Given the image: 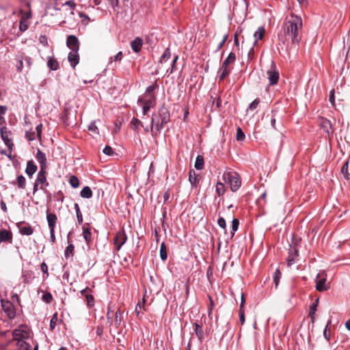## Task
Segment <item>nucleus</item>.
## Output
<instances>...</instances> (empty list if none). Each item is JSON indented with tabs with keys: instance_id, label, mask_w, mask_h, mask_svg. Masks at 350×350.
<instances>
[{
	"instance_id": "9b49d317",
	"label": "nucleus",
	"mask_w": 350,
	"mask_h": 350,
	"mask_svg": "<svg viewBox=\"0 0 350 350\" xmlns=\"http://www.w3.org/2000/svg\"><path fill=\"white\" fill-rule=\"evenodd\" d=\"M66 45L71 51H79V42L78 38L73 35L68 36L66 40Z\"/></svg>"
},
{
	"instance_id": "13d9d810",
	"label": "nucleus",
	"mask_w": 350,
	"mask_h": 350,
	"mask_svg": "<svg viewBox=\"0 0 350 350\" xmlns=\"http://www.w3.org/2000/svg\"><path fill=\"white\" fill-rule=\"evenodd\" d=\"M330 323H331V321H329L327 323V325H326V327H325V329L323 331V335H324L325 338L327 339V340H329V337H330L329 334H328V326H329V325Z\"/></svg>"
},
{
	"instance_id": "a878e982",
	"label": "nucleus",
	"mask_w": 350,
	"mask_h": 350,
	"mask_svg": "<svg viewBox=\"0 0 350 350\" xmlns=\"http://www.w3.org/2000/svg\"><path fill=\"white\" fill-rule=\"evenodd\" d=\"M193 326H194V332H195L198 338L200 340H202L204 338L203 330H202V326L196 322L193 323Z\"/></svg>"
},
{
	"instance_id": "864d4df0",
	"label": "nucleus",
	"mask_w": 350,
	"mask_h": 350,
	"mask_svg": "<svg viewBox=\"0 0 350 350\" xmlns=\"http://www.w3.org/2000/svg\"><path fill=\"white\" fill-rule=\"evenodd\" d=\"M87 303L89 306H94V297L92 295H85Z\"/></svg>"
},
{
	"instance_id": "79ce46f5",
	"label": "nucleus",
	"mask_w": 350,
	"mask_h": 350,
	"mask_svg": "<svg viewBox=\"0 0 350 350\" xmlns=\"http://www.w3.org/2000/svg\"><path fill=\"white\" fill-rule=\"evenodd\" d=\"M245 137V136L244 133L243 132V131L241 130V129L240 127H238L237 129V136H236L237 140L241 142V141L244 140Z\"/></svg>"
},
{
	"instance_id": "393cba45",
	"label": "nucleus",
	"mask_w": 350,
	"mask_h": 350,
	"mask_svg": "<svg viewBox=\"0 0 350 350\" xmlns=\"http://www.w3.org/2000/svg\"><path fill=\"white\" fill-rule=\"evenodd\" d=\"M265 30L264 27L261 26L257 29V30L256 31V32L254 34V37L255 38V41L254 42V45L256 44L258 40L262 39V38L265 35Z\"/></svg>"
},
{
	"instance_id": "bb28decb",
	"label": "nucleus",
	"mask_w": 350,
	"mask_h": 350,
	"mask_svg": "<svg viewBox=\"0 0 350 350\" xmlns=\"http://www.w3.org/2000/svg\"><path fill=\"white\" fill-rule=\"evenodd\" d=\"M47 66L52 70H57L59 68V63L52 57H48Z\"/></svg>"
},
{
	"instance_id": "6e6552de",
	"label": "nucleus",
	"mask_w": 350,
	"mask_h": 350,
	"mask_svg": "<svg viewBox=\"0 0 350 350\" xmlns=\"http://www.w3.org/2000/svg\"><path fill=\"white\" fill-rule=\"evenodd\" d=\"M270 85H275L279 79V72L275 70L273 62L271 63V68L267 71Z\"/></svg>"
},
{
	"instance_id": "4468645a",
	"label": "nucleus",
	"mask_w": 350,
	"mask_h": 350,
	"mask_svg": "<svg viewBox=\"0 0 350 350\" xmlns=\"http://www.w3.org/2000/svg\"><path fill=\"white\" fill-rule=\"evenodd\" d=\"M68 60L70 66L74 68L79 64V56L78 51H71L68 55Z\"/></svg>"
},
{
	"instance_id": "09e8293b",
	"label": "nucleus",
	"mask_w": 350,
	"mask_h": 350,
	"mask_svg": "<svg viewBox=\"0 0 350 350\" xmlns=\"http://www.w3.org/2000/svg\"><path fill=\"white\" fill-rule=\"evenodd\" d=\"M178 55H176L174 59H173V61L172 62V68L171 69H167V71H166V73L169 75L170 74L172 73L174 68H175V64L178 59Z\"/></svg>"
},
{
	"instance_id": "0e129e2a",
	"label": "nucleus",
	"mask_w": 350,
	"mask_h": 350,
	"mask_svg": "<svg viewBox=\"0 0 350 350\" xmlns=\"http://www.w3.org/2000/svg\"><path fill=\"white\" fill-rule=\"evenodd\" d=\"M23 61L27 64L28 68L31 67L32 64V59L31 57L26 56L23 58Z\"/></svg>"
},
{
	"instance_id": "603ef678",
	"label": "nucleus",
	"mask_w": 350,
	"mask_h": 350,
	"mask_svg": "<svg viewBox=\"0 0 350 350\" xmlns=\"http://www.w3.org/2000/svg\"><path fill=\"white\" fill-rule=\"evenodd\" d=\"M142 302H143L142 305H141L140 303H139V304H137V305L135 307V312L137 313V316L139 315V313L141 312L142 308H144V303H145L144 297L143 298V301Z\"/></svg>"
},
{
	"instance_id": "6ab92c4d",
	"label": "nucleus",
	"mask_w": 350,
	"mask_h": 350,
	"mask_svg": "<svg viewBox=\"0 0 350 350\" xmlns=\"http://www.w3.org/2000/svg\"><path fill=\"white\" fill-rule=\"evenodd\" d=\"M2 307L4 311L7 313L8 316L10 319H13L15 317V312L13 310V306L11 302L7 301L5 303L2 302Z\"/></svg>"
},
{
	"instance_id": "0eeeda50",
	"label": "nucleus",
	"mask_w": 350,
	"mask_h": 350,
	"mask_svg": "<svg viewBox=\"0 0 350 350\" xmlns=\"http://www.w3.org/2000/svg\"><path fill=\"white\" fill-rule=\"evenodd\" d=\"M127 237L124 230L118 231L114 239V245L116 250L119 251L121 247L126 242Z\"/></svg>"
},
{
	"instance_id": "423d86ee",
	"label": "nucleus",
	"mask_w": 350,
	"mask_h": 350,
	"mask_svg": "<svg viewBox=\"0 0 350 350\" xmlns=\"http://www.w3.org/2000/svg\"><path fill=\"white\" fill-rule=\"evenodd\" d=\"M46 169H40L37 174L36 182L40 185V189L46 192V187L49 186V183L46 180Z\"/></svg>"
},
{
	"instance_id": "ddd939ff",
	"label": "nucleus",
	"mask_w": 350,
	"mask_h": 350,
	"mask_svg": "<svg viewBox=\"0 0 350 350\" xmlns=\"http://www.w3.org/2000/svg\"><path fill=\"white\" fill-rule=\"evenodd\" d=\"M36 159L40 164V169H46L47 168V160L46 157V154L44 152L41 151L40 149L37 150L36 152Z\"/></svg>"
},
{
	"instance_id": "c85d7f7f",
	"label": "nucleus",
	"mask_w": 350,
	"mask_h": 350,
	"mask_svg": "<svg viewBox=\"0 0 350 350\" xmlns=\"http://www.w3.org/2000/svg\"><path fill=\"white\" fill-rule=\"evenodd\" d=\"M189 180L192 186H196L198 183V177L194 170L190 171Z\"/></svg>"
},
{
	"instance_id": "de8ad7c7",
	"label": "nucleus",
	"mask_w": 350,
	"mask_h": 350,
	"mask_svg": "<svg viewBox=\"0 0 350 350\" xmlns=\"http://www.w3.org/2000/svg\"><path fill=\"white\" fill-rule=\"evenodd\" d=\"M259 103H260L259 98H256L249 105V109H250L251 111L256 109L257 108Z\"/></svg>"
},
{
	"instance_id": "e2e57ef3",
	"label": "nucleus",
	"mask_w": 350,
	"mask_h": 350,
	"mask_svg": "<svg viewBox=\"0 0 350 350\" xmlns=\"http://www.w3.org/2000/svg\"><path fill=\"white\" fill-rule=\"evenodd\" d=\"M115 315H116L115 323L117 325H120V321H121V319H120V315H121L120 311V310L116 311Z\"/></svg>"
},
{
	"instance_id": "aec40b11",
	"label": "nucleus",
	"mask_w": 350,
	"mask_h": 350,
	"mask_svg": "<svg viewBox=\"0 0 350 350\" xmlns=\"http://www.w3.org/2000/svg\"><path fill=\"white\" fill-rule=\"evenodd\" d=\"M37 170V166L32 160L28 161L25 169V173L31 178Z\"/></svg>"
},
{
	"instance_id": "a18cd8bd",
	"label": "nucleus",
	"mask_w": 350,
	"mask_h": 350,
	"mask_svg": "<svg viewBox=\"0 0 350 350\" xmlns=\"http://www.w3.org/2000/svg\"><path fill=\"white\" fill-rule=\"evenodd\" d=\"M57 319V313H55L50 321V328L51 329H53L55 327Z\"/></svg>"
},
{
	"instance_id": "4c0bfd02",
	"label": "nucleus",
	"mask_w": 350,
	"mask_h": 350,
	"mask_svg": "<svg viewBox=\"0 0 350 350\" xmlns=\"http://www.w3.org/2000/svg\"><path fill=\"white\" fill-rule=\"evenodd\" d=\"M75 247L70 243L69 244L64 250V256L66 258H69L73 254Z\"/></svg>"
},
{
	"instance_id": "3c124183",
	"label": "nucleus",
	"mask_w": 350,
	"mask_h": 350,
	"mask_svg": "<svg viewBox=\"0 0 350 350\" xmlns=\"http://www.w3.org/2000/svg\"><path fill=\"white\" fill-rule=\"evenodd\" d=\"M103 152L106 155H112L113 154V149L109 146H105L104 148Z\"/></svg>"
},
{
	"instance_id": "8fccbe9b",
	"label": "nucleus",
	"mask_w": 350,
	"mask_h": 350,
	"mask_svg": "<svg viewBox=\"0 0 350 350\" xmlns=\"http://www.w3.org/2000/svg\"><path fill=\"white\" fill-rule=\"evenodd\" d=\"M239 225V221L238 219L234 218L232 221V231L235 232L238 230Z\"/></svg>"
},
{
	"instance_id": "774afa93",
	"label": "nucleus",
	"mask_w": 350,
	"mask_h": 350,
	"mask_svg": "<svg viewBox=\"0 0 350 350\" xmlns=\"http://www.w3.org/2000/svg\"><path fill=\"white\" fill-rule=\"evenodd\" d=\"M50 241L52 243L55 241V229L50 230Z\"/></svg>"
},
{
	"instance_id": "37998d69",
	"label": "nucleus",
	"mask_w": 350,
	"mask_h": 350,
	"mask_svg": "<svg viewBox=\"0 0 350 350\" xmlns=\"http://www.w3.org/2000/svg\"><path fill=\"white\" fill-rule=\"evenodd\" d=\"M155 90V87L154 85H149L146 88V93L144 94V97H149L150 95H154V91Z\"/></svg>"
},
{
	"instance_id": "f3484780",
	"label": "nucleus",
	"mask_w": 350,
	"mask_h": 350,
	"mask_svg": "<svg viewBox=\"0 0 350 350\" xmlns=\"http://www.w3.org/2000/svg\"><path fill=\"white\" fill-rule=\"evenodd\" d=\"M46 220L49 230L55 228L56 222L57 220V215L55 213H46Z\"/></svg>"
},
{
	"instance_id": "f03ea898",
	"label": "nucleus",
	"mask_w": 350,
	"mask_h": 350,
	"mask_svg": "<svg viewBox=\"0 0 350 350\" xmlns=\"http://www.w3.org/2000/svg\"><path fill=\"white\" fill-rule=\"evenodd\" d=\"M223 180L226 184L230 185L232 191H237L241 187V181L239 175L233 171L224 172Z\"/></svg>"
},
{
	"instance_id": "5fc2aeb1",
	"label": "nucleus",
	"mask_w": 350,
	"mask_h": 350,
	"mask_svg": "<svg viewBox=\"0 0 350 350\" xmlns=\"http://www.w3.org/2000/svg\"><path fill=\"white\" fill-rule=\"evenodd\" d=\"M217 224L221 228L224 229L226 227V220L221 217L218 219Z\"/></svg>"
},
{
	"instance_id": "4be33fe9",
	"label": "nucleus",
	"mask_w": 350,
	"mask_h": 350,
	"mask_svg": "<svg viewBox=\"0 0 350 350\" xmlns=\"http://www.w3.org/2000/svg\"><path fill=\"white\" fill-rule=\"evenodd\" d=\"M82 230H83V232H82L83 237L85 239L86 244L89 245L92 241L91 230L90 228L85 227V226H83L82 227Z\"/></svg>"
},
{
	"instance_id": "c756f323",
	"label": "nucleus",
	"mask_w": 350,
	"mask_h": 350,
	"mask_svg": "<svg viewBox=\"0 0 350 350\" xmlns=\"http://www.w3.org/2000/svg\"><path fill=\"white\" fill-rule=\"evenodd\" d=\"M29 27L28 21H27V18H25V16H22L20 20V24H19V30L21 32L25 31Z\"/></svg>"
},
{
	"instance_id": "412c9836",
	"label": "nucleus",
	"mask_w": 350,
	"mask_h": 350,
	"mask_svg": "<svg viewBox=\"0 0 350 350\" xmlns=\"http://www.w3.org/2000/svg\"><path fill=\"white\" fill-rule=\"evenodd\" d=\"M18 227L19 229V232L21 234L29 236L32 234L33 232V228L29 224H27L25 226H21V224H18Z\"/></svg>"
},
{
	"instance_id": "c03bdc74",
	"label": "nucleus",
	"mask_w": 350,
	"mask_h": 350,
	"mask_svg": "<svg viewBox=\"0 0 350 350\" xmlns=\"http://www.w3.org/2000/svg\"><path fill=\"white\" fill-rule=\"evenodd\" d=\"M216 191L219 196L223 195L225 191L224 184L221 183H217L216 185Z\"/></svg>"
},
{
	"instance_id": "69168bd1",
	"label": "nucleus",
	"mask_w": 350,
	"mask_h": 350,
	"mask_svg": "<svg viewBox=\"0 0 350 350\" xmlns=\"http://www.w3.org/2000/svg\"><path fill=\"white\" fill-rule=\"evenodd\" d=\"M329 100V102L332 103V105H334V102H335L334 90H332L330 91Z\"/></svg>"
},
{
	"instance_id": "20e7f679",
	"label": "nucleus",
	"mask_w": 350,
	"mask_h": 350,
	"mask_svg": "<svg viewBox=\"0 0 350 350\" xmlns=\"http://www.w3.org/2000/svg\"><path fill=\"white\" fill-rule=\"evenodd\" d=\"M159 116L160 120H158L156 124V130L157 132L160 133L164 125L170 121V113L167 109L164 106L161 107L159 109Z\"/></svg>"
},
{
	"instance_id": "1a4fd4ad",
	"label": "nucleus",
	"mask_w": 350,
	"mask_h": 350,
	"mask_svg": "<svg viewBox=\"0 0 350 350\" xmlns=\"http://www.w3.org/2000/svg\"><path fill=\"white\" fill-rule=\"evenodd\" d=\"M315 282H316V289L317 291H324L328 288L327 284H325L326 278L325 277L324 272L320 273L317 275Z\"/></svg>"
},
{
	"instance_id": "72a5a7b5",
	"label": "nucleus",
	"mask_w": 350,
	"mask_h": 350,
	"mask_svg": "<svg viewBox=\"0 0 350 350\" xmlns=\"http://www.w3.org/2000/svg\"><path fill=\"white\" fill-rule=\"evenodd\" d=\"M16 183L17 184L18 188L25 189L26 184V179L23 175H19L17 176Z\"/></svg>"
},
{
	"instance_id": "6e6d98bb",
	"label": "nucleus",
	"mask_w": 350,
	"mask_h": 350,
	"mask_svg": "<svg viewBox=\"0 0 350 350\" xmlns=\"http://www.w3.org/2000/svg\"><path fill=\"white\" fill-rule=\"evenodd\" d=\"M239 320L241 325H243L245 323L244 310L241 308H239Z\"/></svg>"
},
{
	"instance_id": "2f4dec72",
	"label": "nucleus",
	"mask_w": 350,
	"mask_h": 350,
	"mask_svg": "<svg viewBox=\"0 0 350 350\" xmlns=\"http://www.w3.org/2000/svg\"><path fill=\"white\" fill-rule=\"evenodd\" d=\"M318 301H319V299H316L315 301L312 304V306H310V308L309 315H310V318L312 319V322H314V314L317 311Z\"/></svg>"
},
{
	"instance_id": "4d7b16f0",
	"label": "nucleus",
	"mask_w": 350,
	"mask_h": 350,
	"mask_svg": "<svg viewBox=\"0 0 350 350\" xmlns=\"http://www.w3.org/2000/svg\"><path fill=\"white\" fill-rule=\"evenodd\" d=\"M42 299L46 302V303H50L52 300V295L51 293H45L43 296H42Z\"/></svg>"
},
{
	"instance_id": "a19ab883",
	"label": "nucleus",
	"mask_w": 350,
	"mask_h": 350,
	"mask_svg": "<svg viewBox=\"0 0 350 350\" xmlns=\"http://www.w3.org/2000/svg\"><path fill=\"white\" fill-rule=\"evenodd\" d=\"M281 275H282L281 272L280 271V270L278 269H277L275 270V271L274 273V275H273V280H274L275 287H277L279 284L280 279L281 278Z\"/></svg>"
},
{
	"instance_id": "ea45409f",
	"label": "nucleus",
	"mask_w": 350,
	"mask_h": 350,
	"mask_svg": "<svg viewBox=\"0 0 350 350\" xmlns=\"http://www.w3.org/2000/svg\"><path fill=\"white\" fill-rule=\"evenodd\" d=\"M69 183L72 187L77 188L79 185V181L77 176H71L70 178Z\"/></svg>"
},
{
	"instance_id": "cd10ccee",
	"label": "nucleus",
	"mask_w": 350,
	"mask_h": 350,
	"mask_svg": "<svg viewBox=\"0 0 350 350\" xmlns=\"http://www.w3.org/2000/svg\"><path fill=\"white\" fill-rule=\"evenodd\" d=\"M80 195L81 198L88 199L92 196V191L90 187L85 186L81 191Z\"/></svg>"
},
{
	"instance_id": "f8f14e48",
	"label": "nucleus",
	"mask_w": 350,
	"mask_h": 350,
	"mask_svg": "<svg viewBox=\"0 0 350 350\" xmlns=\"http://www.w3.org/2000/svg\"><path fill=\"white\" fill-rule=\"evenodd\" d=\"M298 250L295 246H290L287 257V265L291 267L294 264L295 259L298 257Z\"/></svg>"
},
{
	"instance_id": "680f3d73",
	"label": "nucleus",
	"mask_w": 350,
	"mask_h": 350,
	"mask_svg": "<svg viewBox=\"0 0 350 350\" xmlns=\"http://www.w3.org/2000/svg\"><path fill=\"white\" fill-rule=\"evenodd\" d=\"M40 269L43 271V273L46 274V276L49 275V273H48V267H47V265L44 262L41 263Z\"/></svg>"
},
{
	"instance_id": "f257e3e1",
	"label": "nucleus",
	"mask_w": 350,
	"mask_h": 350,
	"mask_svg": "<svg viewBox=\"0 0 350 350\" xmlns=\"http://www.w3.org/2000/svg\"><path fill=\"white\" fill-rule=\"evenodd\" d=\"M303 23L300 16L291 14L286 16L282 25L283 33L278 35L280 40L285 44L288 40L292 44H298L301 39L300 32Z\"/></svg>"
},
{
	"instance_id": "58836bf2",
	"label": "nucleus",
	"mask_w": 350,
	"mask_h": 350,
	"mask_svg": "<svg viewBox=\"0 0 350 350\" xmlns=\"http://www.w3.org/2000/svg\"><path fill=\"white\" fill-rule=\"evenodd\" d=\"M131 124L132 125V128L134 130H137L139 129V126H143L142 122L138 120L137 118H133L131 120Z\"/></svg>"
},
{
	"instance_id": "c9c22d12",
	"label": "nucleus",
	"mask_w": 350,
	"mask_h": 350,
	"mask_svg": "<svg viewBox=\"0 0 350 350\" xmlns=\"http://www.w3.org/2000/svg\"><path fill=\"white\" fill-rule=\"evenodd\" d=\"M171 57V53L170 49L167 48L164 51L163 54L161 56L159 59V64H162L163 62L168 60Z\"/></svg>"
},
{
	"instance_id": "bf43d9fd",
	"label": "nucleus",
	"mask_w": 350,
	"mask_h": 350,
	"mask_svg": "<svg viewBox=\"0 0 350 350\" xmlns=\"http://www.w3.org/2000/svg\"><path fill=\"white\" fill-rule=\"evenodd\" d=\"M64 5H68L73 10L76 6V3L74 1H67L64 3Z\"/></svg>"
},
{
	"instance_id": "49530a36",
	"label": "nucleus",
	"mask_w": 350,
	"mask_h": 350,
	"mask_svg": "<svg viewBox=\"0 0 350 350\" xmlns=\"http://www.w3.org/2000/svg\"><path fill=\"white\" fill-rule=\"evenodd\" d=\"M88 130L93 132L94 133L98 134V129L96 126L95 122H92L88 126Z\"/></svg>"
},
{
	"instance_id": "2eb2a0df",
	"label": "nucleus",
	"mask_w": 350,
	"mask_h": 350,
	"mask_svg": "<svg viewBox=\"0 0 350 350\" xmlns=\"http://www.w3.org/2000/svg\"><path fill=\"white\" fill-rule=\"evenodd\" d=\"M0 134H1V139L4 142L6 146L9 149H12L14 144L12 142V141L8 138V133H7V130H6L5 127L1 128Z\"/></svg>"
},
{
	"instance_id": "9d476101",
	"label": "nucleus",
	"mask_w": 350,
	"mask_h": 350,
	"mask_svg": "<svg viewBox=\"0 0 350 350\" xmlns=\"http://www.w3.org/2000/svg\"><path fill=\"white\" fill-rule=\"evenodd\" d=\"M13 236L10 230L7 229L0 230V244L7 243L11 244L12 243Z\"/></svg>"
},
{
	"instance_id": "052dcab7",
	"label": "nucleus",
	"mask_w": 350,
	"mask_h": 350,
	"mask_svg": "<svg viewBox=\"0 0 350 350\" xmlns=\"http://www.w3.org/2000/svg\"><path fill=\"white\" fill-rule=\"evenodd\" d=\"M25 135L29 141H33L35 139V133L33 132L27 131Z\"/></svg>"
},
{
	"instance_id": "5701e85b",
	"label": "nucleus",
	"mask_w": 350,
	"mask_h": 350,
	"mask_svg": "<svg viewBox=\"0 0 350 350\" xmlns=\"http://www.w3.org/2000/svg\"><path fill=\"white\" fill-rule=\"evenodd\" d=\"M158 120H160L159 113L158 114L154 113L152 116V119H151V124L152 125H151L150 130L152 132V135L154 136V137L157 136V134L159 133V132H157V130H156V124L158 122Z\"/></svg>"
},
{
	"instance_id": "7c9ffc66",
	"label": "nucleus",
	"mask_w": 350,
	"mask_h": 350,
	"mask_svg": "<svg viewBox=\"0 0 350 350\" xmlns=\"http://www.w3.org/2000/svg\"><path fill=\"white\" fill-rule=\"evenodd\" d=\"M160 258L162 260H165L167 258V247L165 243H162L160 245Z\"/></svg>"
},
{
	"instance_id": "7ed1b4c3",
	"label": "nucleus",
	"mask_w": 350,
	"mask_h": 350,
	"mask_svg": "<svg viewBox=\"0 0 350 350\" xmlns=\"http://www.w3.org/2000/svg\"><path fill=\"white\" fill-rule=\"evenodd\" d=\"M236 59L235 54L232 52L230 53L226 59L223 62L219 72H220L219 79L224 80L230 72V69L228 68L230 64L234 62Z\"/></svg>"
},
{
	"instance_id": "338daca9",
	"label": "nucleus",
	"mask_w": 350,
	"mask_h": 350,
	"mask_svg": "<svg viewBox=\"0 0 350 350\" xmlns=\"http://www.w3.org/2000/svg\"><path fill=\"white\" fill-rule=\"evenodd\" d=\"M42 127V125L41 124H38L36 127V133H37V135H38V137L40 140L41 139Z\"/></svg>"
},
{
	"instance_id": "f704fd0d",
	"label": "nucleus",
	"mask_w": 350,
	"mask_h": 350,
	"mask_svg": "<svg viewBox=\"0 0 350 350\" xmlns=\"http://www.w3.org/2000/svg\"><path fill=\"white\" fill-rule=\"evenodd\" d=\"M204 166V159L202 156L198 155L196 157V162H195V168L196 170H202Z\"/></svg>"
},
{
	"instance_id": "39448f33",
	"label": "nucleus",
	"mask_w": 350,
	"mask_h": 350,
	"mask_svg": "<svg viewBox=\"0 0 350 350\" xmlns=\"http://www.w3.org/2000/svg\"><path fill=\"white\" fill-rule=\"evenodd\" d=\"M138 104H140L143 109V115H146L148 111L150 110L155 103L154 95H150L149 97H140L137 100Z\"/></svg>"
},
{
	"instance_id": "e433bc0d",
	"label": "nucleus",
	"mask_w": 350,
	"mask_h": 350,
	"mask_svg": "<svg viewBox=\"0 0 350 350\" xmlns=\"http://www.w3.org/2000/svg\"><path fill=\"white\" fill-rule=\"evenodd\" d=\"M348 165H349V160H347L343 166L341 168V173L344 175V178L346 180H348L349 178V174L348 172Z\"/></svg>"
},
{
	"instance_id": "a211bd4d",
	"label": "nucleus",
	"mask_w": 350,
	"mask_h": 350,
	"mask_svg": "<svg viewBox=\"0 0 350 350\" xmlns=\"http://www.w3.org/2000/svg\"><path fill=\"white\" fill-rule=\"evenodd\" d=\"M143 44V40L139 37H136L131 42V47L135 53L140 51Z\"/></svg>"
},
{
	"instance_id": "dca6fc26",
	"label": "nucleus",
	"mask_w": 350,
	"mask_h": 350,
	"mask_svg": "<svg viewBox=\"0 0 350 350\" xmlns=\"http://www.w3.org/2000/svg\"><path fill=\"white\" fill-rule=\"evenodd\" d=\"M321 128L327 133V135L333 133V129L331 122L325 118H322L321 120Z\"/></svg>"
},
{
	"instance_id": "b1692460",
	"label": "nucleus",
	"mask_w": 350,
	"mask_h": 350,
	"mask_svg": "<svg viewBox=\"0 0 350 350\" xmlns=\"http://www.w3.org/2000/svg\"><path fill=\"white\" fill-rule=\"evenodd\" d=\"M26 332L21 329H14L12 332L13 339L21 342L26 336Z\"/></svg>"
},
{
	"instance_id": "473e14b6",
	"label": "nucleus",
	"mask_w": 350,
	"mask_h": 350,
	"mask_svg": "<svg viewBox=\"0 0 350 350\" xmlns=\"http://www.w3.org/2000/svg\"><path fill=\"white\" fill-rule=\"evenodd\" d=\"M74 208L76 212L77 221L79 224L83 223V215L80 211L79 205L77 203H75Z\"/></svg>"
}]
</instances>
